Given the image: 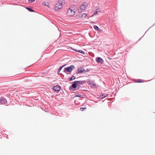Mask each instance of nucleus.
<instances>
[{"mask_svg": "<svg viewBox=\"0 0 155 155\" xmlns=\"http://www.w3.org/2000/svg\"><path fill=\"white\" fill-rule=\"evenodd\" d=\"M64 66H65V65H64V66H61V67H60L59 68V69H58V71H59V72H60V71L62 69V68H63V67Z\"/></svg>", "mask_w": 155, "mask_h": 155, "instance_id": "nucleus-20", "label": "nucleus"}, {"mask_svg": "<svg viewBox=\"0 0 155 155\" xmlns=\"http://www.w3.org/2000/svg\"><path fill=\"white\" fill-rule=\"evenodd\" d=\"M35 0H28V1L29 2H34Z\"/></svg>", "mask_w": 155, "mask_h": 155, "instance_id": "nucleus-25", "label": "nucleus"}, {"mask_svg": "<svg viewBox=\"0 0 155 155\" xmlns=\"http://www.w3.org/2000/svg\"><path fill=\"white\" fill-rule=\"evenodd\" d=\"M75 76H73L71 78H69L68 80L69 81H71L75 79Z\"/></svg>", "mask_w": 155, "mask_h": 155, "instance_id": "nucleus-13", "label": "nucleus"}, {"mask_svg": "<svg viewBox=\"0 0 155 155\" xmlns=\"http://www.w3.org/2000/svg\"><path fill=\"white\" fill-rule=\"evenodd\" d=\"M78 73H84L86 72L84 69L82 68H79L78 69Z\"/></svg>", "mask_w": 155, "mask_h": 155, "instance_id": "nucleus-6", "label": "nucleus"}, {"mask_svg": "<svg viewBox=\"0 0 155 155\" xmlns=\"http://www.w3.org/2000/svg\"><path fill=\"white\" fill-rule=\"evenodd\" d=\"M72 50H74L75 51H77V52H79L80 53H81L83 54H85V53L84 52L82 51V50H81V51H80V50H78L76 49H72Z\"/></svg>", "mask_w": 155, "mask_h": 155, "instance_id": "nucleus-12", "label": "nucleus"}, {"mask_svg": "<svg viewBox=\"0 0 155 155\" xmlns=\"http://www.w3.org/2000/svg\"><path fill=\"white\" fill-rule=\"evenodd\" d=\"M76 96L78 97H81V95L80 94H78V95H76Z\"/></svg>", "mask_w": 155, "mask_h": 155, "instance_id": "nucleus-23", "label": "nucleus"}, {"mask_svg": "<svg viewBox=\"0 0 155 155\" xmlns=\"http://www.w3.org/2000/svg\"><path fill=\"white\" fill-rule=\"evenodd\" d=\"M77 85L76 84H74L72 85V87L73 88H75L76 87V86Z\"/></svg>", "mask_w": 155, "mask_h": 155, "instance_id": "nucleus-17", "label": "nucleus"}, {"mask_svg": "<svg viewBox=\"0 0 155 155\" xmlns=\"http://www.w3.org/2000/svg\"><path fill=\"white\" fill-rule=\"evenodd\" d=\"M62 3H59L58 2L56 4L55 7V9L56 11H58L61 9L63 7V5Z\"/></svg>", "mask_w": 155, "mask_h": 155, "instance_id": "nucleus-4", "label": "nucleus"}, {"mask_svg": "<svg viewBox=\"0 0 155 155\" xmlns=\"http://www.w3.org/2000/svg\"><path fill=\"white\" fill-rule=\"evenodd\" d=\"M87 14L86 13L83 14H79L76 16V17L77 19H81V20H83L87 16Z\"/></svg>", "mask_w": 155, "mask_h": 155, "instance_id": "nucleus-1", "label": "nucleus"}, {"mask_svg": "<svg viewBox=\"0 0 155 155\" xmlns=\"http://www.w3.org/2000/svg\"><path fill=\"white\" fill-rule=\"evenodd\" d=\"M88 6L87 3L86 2H84L82 3L80 7L81 12L84 11L86 9Z\"/></svg>", "mask_w": 155, "mask_h": 155, "instance_id": "nucleus-2", "label": "nucleus"}, {"mask_svg": "<svg viewBox=\"0 0 155 155\" xmlns=\"http://www.w3.org/2000/svg\"><path fill=\"white\" fill-rule=\"evenodd\" d=\"M94 28L95 29L97 30V31L99 32H101L102 31V30L99 28L96 25H94Z\"/></svg>", "mask_w": 155, "mask_h": 155, "instance_id": "nucleus-11", "label": "nucleus"}, {"mask_svg": "<svg viewBox=\"0 0 155 155\" xmlns=\"http://www.w3.org/2000/svg\"><path fill=\"white\" fill-rule=\"evenodd\" d=\"M53 89L55 91L58 92L60 90L61 88L59 86L57 85L54 87Z\"/></svg>", "mask_w": 155, "mask_h": 155, "instance_id": "nucleus-8", "label": "nucleus"}, {"mask_svg": "<svg viewBox=\"0 0 155 155\" xmlns=\"http://www.w3.org/2000/svg\"><path fill=\"white\" fill-rule=\"evenodd\" d=\"M107 96V95L106 94V95L102 94V95H101L99 97V98H100L102 99V98H104L105 97H106Z\"/></svg>", "mask_w": 155, "mask_h": 155, "instance_id": "nucleus-15", "label": "nucleus"}, {"mask_svg": "<svg viewBox=\"0 0 155 155\" xmlns=\"http://www.w3.org/2000/svg\"><path fill=\"white\" fill-rule=\"evenodd\" d=\"M86 109V107H82V108H80V110L81 111H83L84 110H85Z\"/></svg>", "mask_w": 155, "mask_h": 155, "instance_id": "nucleus-19", "label": "nucleus"}, {"mask_svg": "<svg viewBox=\"0 0 155 155\" xmlns=\"http://www.w3.org/2000/svg\"><path fill=\"white\" fill-rule=\"evenodd\" d=\"M64 0H58V2L59 3H62L63 4H64Z\"/></svg>", "mask_w": 155, "mask_h": 155, "instance_id": "nucleus-14", "label": "nucleus"}, {"mask_svg": "<svg viewBox=\"0 0 155 155\" xmlns=\"http://www.w3.org/2000/svg\"><path fill=\"white\" fill-rule=\"evenodd\" d=\"M43 4L45 5L48 6V3H43Z\"/></svg>", "mask_w": 155, "mask_h": 155, "instance_id": "nucleus-21", "label": "nucleus"}, {"mask_svg": "<svg viewBox=\"0 0 155 155\" xmlns=\"http://www.w3.org/2000/svg\"><path fill=\"white\" fill-rule=\"evenodd\" d=\"M90 84L91 85V86H92L93 87H95L96 86V84L93 82H92L91 83H90Z\"/></svg>", "mask_w": 155, "mask_h": 155, "instance_id": "nucleus-16", "label": "nucleus"}, {"mask_svg": "<svg viewBox=\"0 0 155 155\" xmlns=\"http://www.w3.org/2000/svg\"><path fill=\"white\" fill-rule=\"evenodd\" d=\"M137 82H143V81H142L141 80H140V79H139V80H137Z\"/></svg>", "mask_w": 155, "mask_h": 155, "instance_id": "nucleus-22", "label": "nucleus"}, {"mask_svg": "<svg viewBox=\"0 0 155 155\" xmlns=\"http://www.w3.org/2000/svg\"><path fill=\"white\" fill-rule=\"evenodd\" d=\"M74 68V65H71L65 68L64 72H68V73H71Z\"/></svg>", "mask_w": 155, "mask_h": 155, "instance_id": "nucleus-3", "label": "nucleus"}, {"mask_svg": "<svg viewBox=\"0 0 155 155\" xmlns=\"http://www.w3.org/2000/svg\"><path fill=\"white\" fill-rule=\"evenodd\" d=\"M26 8L30 12H34V10L31 8Z\"/></svg>", "mask_w": 155, "mask_h": 155, "instance_id": "nucleus-18", "label": "nucleus"}, {"mask_svg": "<svg viewBox=\"0 0 155 155\" xmlns=\"http://www.w3.org/2000/svg\"><path fill=\"white\" fill-rule=\"evenodd\" d=\"M96 60L98 63H100L101 64H103L104 63V61L103 59L100 57H97L96 58Z\"/></svg>", "mask_w": 155, "mask_h": 155, "instance_id": "nucleus-7", "label": "nucleus"}, {"mask_svg": "<svg viewBox=\"0 0 155 155\" xmlns=\"http://www.w3.org/2000/svg\"><path fill=\"white\" fill-rule=\"evenodd\" d=\"M67 15L70 16H72L75 14V12L72 9L69 8L67 12Z\"/></svg>", "mask_w": 155, "mask_h": 155, "instance_id": "nucleus-5", "label": "nucleus"}, {"mask_svg": "<svg viewBox=\"0 0 155 155\" xmlns=\"http://www.w3.org/2000/svg\"><path fill=\"white\" fill-rule=\"evenodd\" d=\"M86 82L85 81H75L74 83L77 84V85L79 84H81L85 83Z\"/></svg>", "mask_w": 155, "mask_h": 155, "instance_id": "nucleus-10", "label": "nucleus"}, {"mask_svg": "<svg viewBox=\"0 0 155 155\" xmlns=\"http://www.w3.org/2000/svg\"><path fill=\"white\" fill-rule=\"evenodd\" d=\"M98 12V11H95L94 13V15H95L96 14H97Z\"/></svg>", "mask_w": 155, "mask_h": 155, "instance_id": "nucleus-24", "label": "nucleus"}, {"mask_svg": "<svg viewBox=\"0 0 155 155\" xmlns=\"http://www.w3.org/2000/svg\"><path fill=\"white\" fill-rule=\"evenodd\" d=\"M7 103V101L5 98H2L0 99V104H3Z\"/></svg>", "mask_w": 155, "mask_h": 155, "instance_id": "nucleus-9", "label": "nucleus"}]
</instances>
